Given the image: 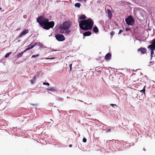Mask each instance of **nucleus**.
Listing matches in <instances>:
<instances>
[{
  "label": "nucleus",
  "mask_w": 155,
  "mask_h": 155,
  "mask_svg": "<svg viewBox=\"0 0 155 155\" xmlns=\"http://www.w3.org/2000/svg\"><path fill=\"white\" fill-rule=\"evenodd\" d=\"M125 21L128 25H134V20L131 16H130L125 19Z\"/></svg>",
  "instance_id": "nucleus-4"
},
{
  "label": "nucleus",
  "mask_w": 155,
  "mask_h": 155,
  "mask_svg": "<svg viewBox=\"0 0 155 155\" xmlns=\"http://www.w3.org/2000/svg\"><path fill=\"white\" fill-rule=\"evenodd\" d=\"M91 32L90 31H86L85 32H84L83 35L84 36H89L91 35Z\"/></svg>",
  "instance_id": "nucleus-10"
},
{
  "label": "nucleus",
  "mask_w": 155,
  "mask_h": 155,
  "mask_svg": "<svg viewBox=\"0 0 155 155\" xmlns=\"http://www.w3.org/2000/svg\"><path fill=\"white\" fill-rule=\"evenodd\" d=\"M153 45H155V39H153L152 41Z\"/></svg>",
  "instance_id": "nucleus-22"
},
{
  "label": "nucleus",
  "mask_w": 155,
  "mask_h": 155,
  "mask_svg": "<svg viewBox=\"0 0 155 155\" xmlns=\"http://www.w3.org/2000/svg\"><path fill=\"white\" fill-rule=\"evenodd\" d=\"M72 64H70V65L69 71H71L72 69Z\"/></svg>",
  "instance_id": "nucleus-24"
},
{
  "label": "nucleus",
  "mask_w": 155,
  "mask_h": 155,
  "mask_svg": "<svg viewBox=\"0 0 155 155\" xmlns=\"http://www.w3.org/2000/svg\"><path fill=\"white\" fill-rule=\"evenodd\" d=\"M56 39L58 41H63L65 40V38L63 35L60 34H57L55 35Z\"/></svg>",
  "instance_id": "nucleus-5"
},
{
  "label": "nucleus",
  "mask_w": 155,
  "mask_h": 155,
  "mask_svg": "<svg viewBox=\"0 0 155 155\" xmlns=\"http://www.w3.org/2000/svg\"><path fill=\"white\" fill-rule=\"evenodd\" d=\"M37 43L35 42L33 45H31V44H30L28 46V47H32V48L34 47L36 45H37Z\"/></svg>",
  "instance_id": "nucleus-14"
},
{
  "label": "nucleus",
  "mask_w": 155,
  "mask_h": 155,
  "mask_svg": "<svg viewBox=\"0 0 155 155\" xmlns=\"http://www.w3.org/2000/svg\"><path fill=\"white\" fill-rule=\"evenodd\" d=\"M12 53V52H11L7 53L5 55V57L6 58L8 57Z\"/></svg>",
  "instance_id": "nucleus-19"
},
{
  "label": "nucleus",
  "mask_w": 155,
  "mask_h": 155,
  "mask_svg": "<svg viewBox=\"0 0 155 155\" xmlns=\"http://www.w3.org/2000/svg\"><path fill=\"white\" fill-rule=\"evenodd\" d=\"M87 141V139H86L85 137H84L83 139V142L86 143Z\"/></svg>",
  "instance_id": "nucleus-25"
},
{
  "label": "nucleus",
  "mask_w": 155,
  "mask_h": 155,
  "mask_svg": "<svg viewBox=\"0 0 155 155\" xmlns=\"http://www.w3.org/2000/svg\"><path fill=\"white\" fill-rule=\"evenodd\" d=\"M123 31L122 30H120L119 31V32L118 33V34H120L121 32H123Z\"/></svg>",
  "instance_id": "nucleus-28"
},
{
  "label": "nucleus",
  "mask_w": 155,
  "mask_h": 155,
  "mask_svg": "<svg viewBox=\"0 0 155 155\" xmlns=\"http://www.w3.org/2000/svg\"><path fill=\"white\" fill-rule=\"evenodd\" d=\"M54 58H47V59H54Z\"/></svg>",
  "instance_id": "nucleus-33"
},
{
  "label": "nucleus",
  "mask_w": 155,
  "mask_h": 155,
  "mask_svg": "<svg viewBox=\"0 0 155 155\" xmlns=\"http://www.w3.org/2000/svg\"><path fill=\"white\" fill-rule=\"evenodd\" d=\"M28 30L27 29L24 30L19 35V37H21L28 33Z\"/></svg>",
  "instance_id": "nucleus-6"
},
{
  "label": "nucleus",
  "mask_w": 155,
  "mask_h": 155,
  "mask_svg": "<svg viewBox=\"0 0 155 155\" xmlns=\"http://www.w3.org/2000/svg\"><path fill=\"white\" fill-rule=\"evenodd\" d=\"M94 22L91 19L81 20L79 22V25L83 30H91L93 26Z\"/></svg>",
  "instance_id": "nucleus-2"
},
{
  "label": "nucleus",
  "mask_w": 155,
  "mask_h": 155,
  "mask_svg": "<svg viewBox=\"0 0 155 155\" xmlns=\"http://www.w3.org/2000/svg\"><path fill=\"white\" fill-rule=\"evenodd\" d=\"M146 87V86H145L143 88V89L141 90L140 91L141 92H143L144 94H145V87Z\"/></svg>",
  "instance_id": "nucleus-18"
},
{
  "label": "nucleus",
  "mask_w": 155,
  "mask_h": 155,
  "mask_svg": "<svg viewBox=\"0 0 155 155\" xmlns=\"http://www.w3.org/2000/svg\"><path fill=\"white\" fill-rule=\"evenodd\" d=\"M114 33H115V32H114V31H112L110 32V35H111V36H113V35H114Z\"/></svg>",
  "instance_id": "nucleus-26"
},
{
  "label": "nucleus",
  "mask_w": 155,
  "mask_h": 155,
  "mask_svg": "<svg viewBox=\"0 0 155 155\" xmlns=\"http://www.w3.org/2000/svg\"><path fill=\"white\" fill-rule=\"evenodd\" d=\"M48 91H57V89L56 87H51L47 88Z\"/></svg>",
  "instance_id": "nucleus-9"
},
{
  "label": "nucleus",
  "mask_w": 155,
  "mask_h": 155,
  "mask_svg": "<svg viewBox=\"0 0 155 155\" xmlns=\"http://www.w3.org/2000/svg\"><path fill=\"white\" fill-rule=\"evenodd\" d=\"M32 48V47H28V48H27L25 50V51L24 52H25V51H28V50H30V49H31Z\"/></svg>",
  "instance_id": "nucleus-21"
},
{
  "label": "nucleus",
  "mask_w": 155,
  "mask_h": 155,
  "mask_svg": "<svg viewBox=\"0 0 155 155\" xmlns=\"http://www.w3.org/2000/svg\"><path fill=\"white\" fill-rule=\"evenodd\" d=\"M81 5L80 3H77L75 4L74 5L75 7H78V8H79L80 7V6H81Z\"/></svg>",
  "instance_id": "nucleus-17"
},
{
  "label": "nucleus",
  "mask_w": 155,
  "mask_h": 155,
  "mask_svg": "<svg viewBox=\"0 0 155 155\" xmlns=\"http://www.w3.org/2000/svg\"><path fill=\"white\" fill-rule=\"evenodd\" d=\"M78 1H81L82 0H78Z\"/></svg>",
  "instance_id": "nucleus-36"
},
{
  "label": "nucleus",
  "mask_w": 155,
  "mask_h": 155,
  "mask_svg": "<svg viewBox=\"0 0 155 155\" xmlns=\"http://www.w3.org/2000/svg\"><path fill=\"white\" fill-rule=\"evenodd\" d=\"M34 80H31L30 81L31 82V83L32 84H33L34 83Z\"/></svg>",
  "instance_id": "nucleus-29"
},
{
  "label": "nucleus",
  "mask_w": 155,
  "mask_h": 155,
  "mask_svg": "<svg viewBox=\"0 0 155 155\" xmlns=\"http://www.w3.org/2000/svg\"><path fill=\"white\" fill-rule=\"evenodd\" d=\"M86 18V16L85 15H83L80 17V19H85Z\"/></svg>",
  "instance_id": "nucleus-16"
},
{
  "label": "nucleus",
  "mask_w": 155,
  "mask_h": 155,
  "mask_svg": "<svg viewBox=\"0 0 155 155\" xmlns=\"http://www.w3.org/2000/svg\"><path fill=\"white\" fill-rule=\"evenodd\" d=\"M24 53V52H22L21 53H19L18 54L17 56L18 58L20 57L22 54Z\"/></svg>",
  "instance_id": "nucleus-20"
},
{
  "label": "nucleus",
  "mask_w": 155,
  "mask_h": 155,
  "mask_svg": "<svg viewBox=\"0 0 155 155\" xmlns=\"http://www.w3.org/2000/svg\"><path fill=\"white\" fill-rule=\"evenodd\" d=\"M154 97H155V95H154Z\"/></svg>",
  "instance_id": "nucleus-38"
},
{
  "label": "nucleus",
  "mask_w": 155,
  "mask_h": 155,
  "mask_svg": "<svg viewBox=\"0 0 155 155\" xmlns=\"http://www.w3.org/2000/svg\"><path fill=\"white\" fill-rule=\"evenodd\" d=\"M137 51H140L142 54H144L147 51L146 49L145 48H140L137 49Z\"/></svg>",
  "instance_id": "nucleus-7"
},
{
  "label": "nucleus",
  "mask_w": 155,
  "mask_h": 155,
  "mask_svg": "<svg viewBox=\"0 0 155 155\" xmlns=\"http://www.w3.org/2000/svg\"><path fill=\"white\" fill-rule=\"evenodd\" d=\"M72 146V144H70L69 145V147H71Z\"/></svg>",
  "instance_id": "nucleus-34"
},
{
  "label": "nucleus",
  "mask_w": 155,
  "mask_h": 155,
  "mask_svg": "<svg viewBox=\"0 0 155 155\" xmlns=\"http://www.w3.org/2000/svg\"><path fill=\"white\" fill-rule=\"evenodd\" d=\"M2 9V8H1L0 7V10H1Z\"/></svg>",
  "instance_id": "nucleus-37"
},
{
  "label": "nucleus",
  "mask_w": 155,
  "mask_h": 155,
  "mask_svg": "<svg viewBox=\"0 0 155 155\" xmlns=\"http://www.w3.org/2000/svg\"><path fill=\"white\" fill-rule=\"evenodd\" d=\"M43 84L44 85H48V86H49L50 85L49 84L48 82L46 83V82H44L43 83Z\"/></svg>",
  "instance_id": "nucleus-23"
},
{
  "label": "nucleus",
  "mask_w": 155,
  "mask_h": 155,
  "mask_svg": "<svg viewBox=\"0 0 155 155\" xmlns=\"http://www.w3.org/2000/svg\"><path fill=\"white\" fill-rule=\"evenodd\" d=\"M35 78H36V76L35 75L34 76L33 78V80L34 81H35Z\"/></svg>",
  "instance_id": "nucleus-32"
},
{
  "label": "nucleus",
  "mask_w": 155,
  "mask_h": 155,
  "mask_svg": "<svg viewBox=\"0 0 155 155\" xmlns=\"http://www.w3.org/2000/svg\"><path fill=\"white\" fill-rule=\"evenodd\" d=\"M49 19L44 17L41 16L38 17L37 22L41 27L44 29L48 30L54 27V23L53 21L49 22Z\"/></svg>",
  "instance_id": "nucleus-1"
},
{
  "label": "nucleus",
  "mask_w": 155,
  "mask_h": 155,
  "mask_svg": "<svg viewBox=\"0 0 155 155\" xmlns=\"http://www.w3.org/2000/svg\"><path fill=\"white\" fill-rule=\"evenodd\" d=\"M71 26L70 22L68 21L64 22L62 25H61L59 27L60 32L64 34H69L70 32L69 28Z\"/></svg>",
  "instance_id": "nucleus-3"
},
{
  "label": "nucleus",
  "mask_w": 155,
  "mask_h": 155,
  "mask_svg": "<svg viewBox=\"0 0 155 155\" xmlns=\"http://www.w3.org/2000/svg\"><path fill=\"white\" fill-rule=\"evenodd\" d=\"M110 105L111 106H112V107H113V106H114V105L115 106H117V105L116 104H110Z\"/></svg>",
  "instance_id": "nucleus-31"
},
{
  "label": "nucleus",
  "mask_w": 155,
  "mask_h": 155,
  "mask_svg": "<svg viewBox=\"0 0 155 155\" xmlns=\"http://www.w3.org/2000/svg\"><path fill=\"white\" fill-rule=\"evenodd\" d=\"M111 54L110 53H108L106 55L105 59L107 61H109L111 59Z\"/></svg>",
  "instance_id": "nucleus-8"
},
{
  "label": "nucleus",
  "mask_w": 155,
  "mask_h": 155,
  "mask_svg": "<svg viewBox=\"0 0 155 155\" xmlns=\"http://www.w3.org/2000/svg\"><path fill=\"white\" fill-rule=\"evenodd\" d=\"M87 0H84V1L85 2H86L87 1Z\"/></svg>",
  "instance_id": "nucleus-35"
},
{
  "label": "nucleus",
  "mask_w": 155,
  "mask_h": 155,
  "mask_svg": "<svg viewBox=\"0 0 155 155\" xmlns=\"http://www.w3.org/2000/svg\"><path fill=\"white\" fill-rule=\"evenodd\" d=\"M153 56H155V54H154V53L153 51V50H151V59Z\"/></svg>",
  "instance_id": "nucleus-15"
},
{
  "label": "nucleus",
  "mask_w": 155,
  "mask_h": 155,
  "mask_svg": "<svg viewBox=\"0 0 155 155\" xmlns=\"http://www.w3.org/2000/svg\"><path fill=\"white\" fill-rule=\"evenodd\" d=\"M93 31L95 33L98 32V29L97 26H95L93 28Z\"/></svg>",
  "instance_id": "nucleus-13"
},
{
  "label": "nucleus",
  "mask_w": 155,
  "mask_h": 155,
  "mask_svg": "<svg viewBox=\"0 0 155 155\" xmlns=\"http://www.w3.org/2000/svg\"><path fill=\"white\" fill-rule=\"evenodd\" d=\"M39 56V54H37L36 55H32V58H35V57H38Z\"/></svg>",
  "instance_id": "nucleus-27"
},
{
  "label": "nucleus",
  "mask_w": 155,
  "mask_h": 155,
  "mask_svg": "<svg viewBox=\"0 0 155 155\" xmlns=\"http://www.w3.org/2000/svg\"><path fill=\"white\" fill-rule=\"evenodd\" d=\"M108 17L110 19H111L112 17V13L110 10L108 9L107 10Z\"/></svg>",
  "instance_id": "nucleus-11"
},
{
  "label": "nucleus",
  "mask_w": 155,
  "mask_h": 155,
  "mask_svg": "<svg viewBox=\"0 0 155 155\" xmlns=\"http://www.w3.org/2000/svg\"><path fill=\"white\" fill-rule=\"evenodd\" d=\"M31 105H33V106H37L38 105V104H31Z\"/></svg>",
  "instance_id": "nucleus-30"
},
{
  "label": "nucleus",
  "mask_w": 155,
  "mask_h": 155,
  "mask_svg": "<svg viewBox=\"0 0 155 155\" xmlns=\"http://www.w3.org/2000/svg\"><path fill=\"white\" fill-rule=\"evenodd\" d=\"M148 48H150L151 50H153V51L154 49H155V45H149Z\"/></svg>",
  "instance_id": "nucleus-12"
}]
</instances>
